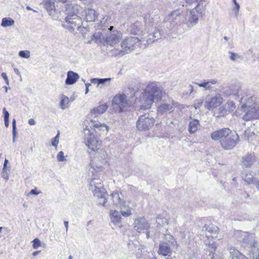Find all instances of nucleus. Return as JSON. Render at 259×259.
Returning a JSON list of instances; mask_svg holds the SVG:
<instances>
[{"instance_id":"nucleus-1","label":"nucleus","mask_w":259,"mask_h":259,"mask_svg":"<svg viewBox=\"0 0 259 259\" xmlns=\"http://www.w3.org/2000/svg\"><path fill=\"white\" fill-rule=\"evenodd\" d=\"M162 93V88L157 82L149 83L140 97L141 108L144 110L149 109L154 102L161 99Z\"/></svg>"},{"instance_id":"nucleus-2","label":"nucleus","mask_w":259,"mask_h":259,"mask_svg":"<svg viewBox=\"0 0 259 259\" xmlns=\"http://www.w3.org/2000/svg\"><path fill=\"white\" fill-rule=\"evenodd\" d=\"M186 12H180L179 9L171 12L164 20V24L167 27L172 28L186 22Z\"/></svg>"},{"instance_id":"nucleus-3","label":"nucleus","mask_w":259,"mask_h":259,"mask_svg":"<svg viewBox=\"0 0 259 259\" xmlns=\"http://www.w3.org/2000/svg\"><path fill=\"white\" fill-rule=\"evenodd\" d=\"M141 43V39L137 37L130 36L124 38L121 42V47L122 49L121 50L117 49L112 50L111 53L115 56H122L127 52V51L133 50L134 47L136 46H140L141 47L140 44Z\"/></svg>"},{"instance_id":"nucleus-4","label":"nucleus","mask_w":259,"mask_h":259,"mask_svg":"<svg viewBox=\"0 0 259 259\" xmlns=\"http://www.w3.org/2000/svg\"><path fill=\"white\" fill-rule=\"evenodd\" d=\"M235 237L239 242H241L245 246L250 248L257 243L255 235L247 232L237 230L235 233Z\"/></svg>"},{"instance_id":"nucleus-5","label":"nucleus","mask_w":259,"mask_h":259,"mask_svg":"<svg viewBox=\"0 0 259 259\" xmlns=\"http://www.w3.org/2000/svg\"><path fill=\"white\" fill-rule=\"evenodd\" d=\"M122 37V35L120 31L114 29L113 26H110L103 39L106 45L113 47L120 41Z\"/></svg>"},{"instance_id":"nucleus-6","label":"nucleus","mask_w":259,"mask_h":259,"mask_svg":"<svg viewBox=\"0 0 259 259\" xmlns=\"http://www.w3.org/2000/svg\"><path fill=\"white\" fill-rule=\"evenodd\" d=\"M154 123V119L149 114L141 115L137 121V127L139 131H148Z\"/></svg>"},{"instance_id":"nucleus-7","label":"nucleus","mask_w":259,"mask_h":259,"mask_svg":"<svg viewBox=\"0 0 259 259\" xmlns=\"http://www.w3.org/2000/svg\"><path fill=\"white\" fill-rule=\"evenodd\" d=\"M112 105L115 108H119V112L123 111V109L130 106L131 102L124 94H117L112 100Z\"/></svg>"},{"instance_id":"nucleus-8","label":"nucleus","mask_w":259,"mask_h":259,"mask_svg":"<svg viewBox=\"0 0 259 259\" xmlns=\"http://www.w3.org/2000/svg\"><path fill=\"white\" fill-rule=\"evenodd\" d=\"M84 133L85 143L88 148L93 151L99 150L98 148L99 142L95 136L91 133L88 128L84 129Z\"/></svg>"},{"instance_id":"nucleus-9","label":"nucleus","mask_w":259,"mask_h":259,"mask_svg":"<svg viewBox=\"0 0 259 259\" xmlns=\"http://www.w3.org/2000/svg\"><path fill=\"white\" fill-rule=\"evenodd\" d=\"M84 133L85 143L88 148L93 151L99 150L98 148L99 142L95 136L91 133L88 128L84 129Z\"/></svg>"},{"instance_id":"nucleus-10","label":"nucleus","mask_w":259,"mask_h":259,"mask_svg":"<svg viewBox=\"0 0 259 259\" xmlns=\"http://www.w3.org/2000/svg\"><path fill=\"white\" fill-rule=\"evenodd\" d=\"M241 109L246 111V114L243 116V119L245 120H249L259 118V107L247 106L246 104L241 106Z\"/></svg>"},{"instance_id":"nucleus-11","label":"nucleus","mask_w":259,"mask_h":259,"mask_svg":"<svg viewBox=\"0 0 259 259\" xmlns=\"http://www.w3.org/2000/svg\"><path fill=\"white\" fill-rule=\"evenodd\" d=\"M238 139V134L231 131V133L228 135L225 140H223L221 145L224 149L230 150L236 145Z\"/></svg>"},{"instance_id":"nucleus-12","label":"nucleus","mask_w":259,"mask_h":259,"mask_svg":"<svg viewBox=\"0 0 259 259\" xmlns=\"http://www.w3.org/2000/svg\"><path fill=\"white\" fill-rule=\"evenodd\" d=\"M175 107H183V105L179 104L178 102L172 100L167 103H161L157 108L158 113L163 115L168 112H171L174 111Z\"/></svg>"},{"instance_id":"nucleus-13","label":"nucleus","mask_w":259,"mask_h":259,"mask_svg":"<svg viewBox=\"0 0 259 259\" xmlns=\"http://www.w3.org/2000/svg\"><path fill=\"white\" fill-rule=\"evenodd\" d=\"M65 22L69 25L65 26V24H63V26L70 28L72 31H73L75 28L78 29L82 24L81 19L77 15L73 16H67L65 18Z\"/></svg>"},{"instance_id":"nucleus-14","label":"nucleus","mask_w":259,"mask_h":259,"mask_svg":"<svg viewBox=\"0 0 259 259\" xmlns=\"http://www.w3.org/2000/svg\"><path fill=\"white\" fill-rule=\"evenodd\" d=\"M202 232L205 233L206 237L208 239L210 238L214 239L218 236L219 228L213 225H205L202 228Z\"/></svg>"},{"instance_id":"nucleus-15","label":"nucleus","mask_w":259,"mask_h":259,"mask_svg":"<svg viewBox=\"0 0 259 259\" xmlns=\"http://www.w3.org/2000/svg\"><path fill=\"white\" fill-rule=\"evenodd\" d=\"M94 195L98 198L99 204L106 206L107 194L103 186H100V187L94 188Z\"/></svg>"},{"instance_id":"nucleus-16","label":"nucleus","mask_w":259,"mask_h":259,"mask_svg":"<svg viewBox=\"0 0 259 259\" xmlns=\"http://www.w3.org/2000/svg\"><path fill=\"white\" fill-rule=\"evenodd\" d=\"M222 100L223 99L220 96L213 97L208 96L206 98L204 107L210 110L211 108L216 107L220 105L222 103Z\"/></svg>"},{"instance_id":"nucleus-17","label":"nucleus","mask_w":259,"mask_h":259,"mask_svg":"<svg viewBox=\"0 0 259 259\" xmlns=\"http://www.w3.org/2000/svg\"><path fill=\"white\" fill-rule=\"evenodd\" d=\"M160 38V32L158 30L155 29L152 33L148 34L146 37L142 38L140 45L143 44L146 47V45L152 44L155 40L158 39Z\"/></svg>"},{"instance_id":"nucleus-18","label":"nucleus","mask_w":259,"mask_h":259,"mask_svg":"<svg viewBox=\"0 0 259 259\" xmlns=\"http://www.w3.org/2000/svg\"><path fill=\"white\" fill-rule=\"evenodd\" d=\"M134 228L136 231L141 232L144 230H147L149 225L147 220L144 218H138L135 221Z\"/></svg>"},{"instance_id":"nucleus-19","label":"nucleus","mask_w":259,"mask_h":259,"mask_svg":"<svg viewBox=\"0 0 259 259\" xmlns=\"http://www.w3.org/2000/svg\"><path fill=\"white\" fill-rule=\"evenodd\" d=\"M202 12L203 10L201 9L199 10L198 6H196L194 9H192L190 12V16L188 22V23H189L188 25L193 26L197 24L198 21V13L199 12L202 13Z\"/></svg>"},{"instance_id":"nucleus-20","label":"nucleus","mask_w":259,"mask_h":259,"mask_svg":"<svg viewBox=\"0 0 259 259\" xmlns=\"http://www.w3.org/2000/svg\"><path fill=\"white\" fill-rule=\"evenodd\" d=\"M110 197L113 204L116 206H119L123 203H125L123 195L121 192L114 191L110 195Z\"/></svg>"},{"instance_id":"nucleus-21","label":"nucleus","mask_w":259,"mask_h":259,"mask_svg":"<svg viewBox=\"0 0 259 259\" xmlns=\"http://www.w3.org/2000/svg\"><path fill=\"white\" fill-rule=\"evenodd\" d=\"M255 160V157L253 154H247L243 156L241 160V164L245 167H250Z\"/></svg>"},{"instance_id":"nucleus-22","label":"nucleus","mask_w":259,"mask_h":259,"mask_svg":"<svg viewBox=\"0 0 259 259\" xmlns=\"http://www.w3.org/2000/svg\"><path fill=\"white\" fill-rule=\"evenodd\" d=\"M82 16H84V19L87 22H94L98 17V14L95 10L89 8L84 10Z\"/></svg>"},{"instance_id":"nucleus-23","label":"nucleus","mask_w":259,"mask_h":259,"mask_svg":"<svg viewBox=\"0 0 259 259\" xmlns=\"http://www.w3.org/2000/svg\"><path fill=\"white\" fill-rule=\"evenodd\" d=\"M170 245L167 242H160L158 251V253L163 256H169L171 253Z\"/></svg>"},{"instance_id":"nucleus-24","label":"nucleus","mask_w":259,"mask_h":259,"mask_svg":"<svg viewBox=\"0 0 259 259\" xmlns=\"http://www.w3.org/2000/svg\"><path fill=\"white\" fill-rule=\"evenodd\" d=\"M78 6L72 5L71 3H67L65 7V12L67 16H73L77 15L78 13Z\"/></svg>"},{"instance_id":"nucleus-25","label":"nucleus","mask_w":259,"mask_h":259,"mask_svg":"<svg viewBox=\"0 0 259 259\" xmlns=\"http://www.w3.org/2000/svg\"><path fill=\"white\" fill-rule=\"evenodd\" d=\"M241 89V84L239 82H236L232 84L229 87V90L227 91L226 94L228 95H234L237 96L239 95V93Z\"/></svg>"},{"instance_id":"nucleus-26","label":"nucleus","mask_w":259,"mask_h":259,"mask_svg":"<svg viewBox=\"0 0 259 259\" xmlns=\"http://www.w3.org/2000/svg\"><path fill=\"white\" fill-rule=\"evenodd\" d=\"M218 82L215 79L210 80H204L202 82H194L199 87L204 88L205 90H211L212 89L211 84H215Z\"/></svg>"},{"instance_id":"nucleus-27","label":"nucleus","mask_w":259,"mask_h":259,"mask_svg":"<svg viewBox=\"0 0 259 259\" xmlns=\"http://www.w3.org/2000/svg\"><path fill=\"white\" fill-rule=\"evenodd\" d=\"M108 107V106L106 104L100 105L98 107L94 108L91 110V113L95 117H97L104 113L107 110Z\"/></svg>"},{"instance_id":"nucleus-28","label":"nucleus","mask_w":259,"mask_h":259,"mask_svg":"<svg viewBox=\"0 0 259 259\" xmlns=\"http://www.w3.org/2000/svg\"><path fill=\"white\" fill-rule=\"evenodd\" d=\"M79 77V76L77 73L72 71H69L67 72V76L65 80V83L69 85L73 84L76 82Z\"/></svg>"},{"instance_id":"nucleus-29","label":"nucleus","mask_w":259,"mask_h":259,"mask_svg":"<svg viewBox=\"0 0 259 259\" xmlns=\"http://www.w3.org/2000/svg\"><path fill=\"white\" fill-rule=\"evenodd\" d=\"M250 249L249 255L252 259H259V243L252 246Z\"/></svg>"},{"instance_id":"nucleus-30","label":"nucleus","mask_w":259,"mask_h":259,"mask_svg":"<svg viewBox=\"0 0 259 259\" xmlns=\"http://www.w3.org/2000/svg\"><path fill=\"white\" fill-rule=\"evenodd\" d=\"M199 125V121L198 120L196 119H193L189 122L188 131L190 134H194L197 131Z\"/></svg>"},{"instance_id":"nucleus-31","label":"nucleus","mask_w":259,"mask_h":259,"mask_svg":"<svg viewBox=\"0 0 259 259\" xmlns=\"http://www.w3.org/2000/svg\"><path fill=\"white\" fill-rule=\"evenodd\" d=\"M110 215L111 222L114 224L116 225L120 223L121 217L118 211L116 210H111Z\"/></svg>"},{"instance_id":"nucleus-32","label":"nucleus","mask_w":259,"mask_h":259,"mask_svg":"<svg viewBox=\"0 0 259 259\" xmlns=\"http://www.w3.org/2000/svg\"><path fill=\"white\" fill-rule=\"evenodd\" d=\"M227 249L229 251L230 257L232 259H237L242 253L238 250L231 246H228Z\"/></svg>"},{"instance_id":"nucleus-33","label":"nucleus","mask_w":259,"mask_h":259,"mask_svg":"<svg viewBox=\"0 0 259 259\" xmlns=\"http://www.w3.org/2000/svg\"><path fill=\"white\" fill-rule=\"evenodd\" d=\"M142 29V24L140 22H136L132 25L131 26V32L135 34H138L141 32Z\"/></svg>"},{"instance_id":"nucleus-34","label":"nucleus","mask_w":259,"mask_h":259,"mask_svg":"<svg viewBox=\"0 0 259 259\" xmlns=\"http://www.w3.org/2000/svg\"><path fill=\"white\" fill-rule=\"evenodd\" d=\"M93 127L94 128V131L96 133H98V131H102L103 132H105L106 133H107L108 131V127L104 123H101L100 122L94 123L93 124Z\"/></svg>"},{"instance_id":"nucleus-35","label":"nucleus","mask_w":259,"mask_h":259,"mask_svg":"<svg viewBox=\"0 0 259 259\" xmlns=\"http://www.w3.org/2000/svg\"><path fill=\"white\" fill-rule=\"evenodd\" d=\"M120 208V212L123 217H127L131 214V209L125 203H123L119 206Z\"/></svg>"},{"instance_id":"nucleus-36","label":"nucleus","mask_w":259,"mask_h":259,"mask_svg":"<svg viewBox=\"0 0 259 259\" xmlns=\"http://www.w3.org/2000/svg\"><path fill=\"white\" fill-rule=\"evenodd\" d=\"M224 128L213 132L211 134V138L214 141L221 140L224 133Z\"/></svg>"},{"instance_id":"nucleus-37","label":"nucleus","mask_w":259,"mask_h":259,"mask_svg":"<svg viewBox=\"0 0 259 259\" xmlns=\"http://www.w3.org/2000/svg\"><path fill=\"white\" fill-rule=\"evenodd\" d=\"M111 80V78H92L91 80V82L93 84H97V87H99L100 84H104L107 82Z\"/></svg>"},{"instance_id":"nucleus-38","label":"nucleus","mask_w":259,"mask_h":259,"mask_svg":"<svg viewBox=\"0 0 259 259\" xmlns=\"http://www.w3.org/2000/svg\"><path fill=\"white\" fill-rule=\"evenodd\" d=\"M15 23L14 20L10 17H6L2 19L1 25L3 27L13 26Z\"/></svg>"},{"instance_id":"nucleus-39","label":"nucleus","mask_w":259,"mask_h":259,"mask_svg":"<svg viewBox=\"0 0 259 259\" xmlns=\"http://www.w3.org/2000/svg\"><path fill=\"white\" fill-rule=\"evenodd\" d=\"M165 240L167 241L169 244L173 247H177L178 244L174 238L170 234L165 235Z\"/></svg>"},{"instance_id":"nucleus-40","label":"nucleus","mask_w":259,"mask_h":259,"mask_svg":"<svg viewBox=\"0 0 259 259\" xmlns=\"http://www.w3.org/2000/svg\"><path fill=\"white\" fill-rule=\"evenodd\" d=\"M45 6L46 9L49 12L55 9V3L51 0L46 1L45 3Z\"/></svg>"},{"instance_id":"nucleus-41","label":"nucleus","mask_w":259,"mask_h":259,"mask_svg":"<svg viewBox=\"0 0 259 259\" xmlns=\"http://www.w3.org/2000/svg\"><path fill=\"white\" fill-rule=\"evenodd\" d=\"M69 102L68 97L65 96L64 95L62 96V100L60 102V107L62 109L64 110L67 107V105Z\"/></svg>"},{"instance_id":"nucleus-42","label":"nucleus","mask_w":259,"mask_h":259,"mask_svg":"<svg viewBox=\"0 0 259 259\" xmlns=\"http://www.w3.org/2000/svg\"><path fill=\"white\" fill-rule=\"evenodd\" d=\"M91 186L92 188H97L100 187V186H103L101 183V180L100 179H93L91 182Z\"/></svg>"},{"instance_id":"nucleus-43","label":"nucleus","mask_w":259,"mask_h":259,"mask_svg":"<svg viewBox=\"0 0 259 259\" xmlns=\"http://www.w3.org/2000/svg\"><path fill=\"white\" fill-rule=\"evenodd\" d=\"M3 113L4 114V121L5 126L8 127L9 126V113L7 111L5 108H3Z\"/></svg>"},{"instance_id":"nucleus-44","label":"nucleus","mask_w":259,"mask_h":259,"mask_svg":"<svg viewBox=\"0 0 259 259\" xmlns=\"http://www.w3.org/2000/svg\"><path fill=\"white\" fill-rule=\"evenodd\" d=\"M229 53L230 55V59L232 61H235L237 60V59H242V57L238 54L233 53L232 52H229Z\"/></svg>"},{"instance_id":"nucleus-45","label":"nucleus","mask_w":259,"mask_h":259,"mask_svg":"<svg viewBox=\"0 0 259 259\" xmlns=\"http://www.w3.org/2000/svg\"><path fill=\"white\" fill-rule=\"evenodd\" d=\"M156 223L159 225H165V224H168V221L166 219L160 217H158L156 218Z\"/></svg>"},{"instance_id":"nucleus-46","label":"nucleus","mask_w":259,"mask_h":259,"mask_svg":"<svg viewBox=\"0 0 259 259\" xmlns=\"http://www.w3.org/2000/svg\"><path fill=\"white\" fill-rule=\"evenodd\" d=\"M19 56L21 58L27 59L30 56V52L27 50L21 51L19 52Z\"/></svg>"},{"instance_id":"nucleus-47","label":"nucleus","mask_w":259,"mask_h":259,"mask_svg":"<svg viewBox=\"0 0 259 259\" xmlns=\"http://www.w3.org/2000/svg\"><path fill=\"white\" fill-rule=\"evenodd\" d=\"M231 131L228 128H224L223 136L220 141V144L222 143L223 140H225V139L228 137V135L231 133Z\"/></svg>"},{"instance_id":"nucleus-48","label":"nucleus","mask_w":259,"mask_h":259,"mask_svg":"<svg viewBox=\"0 0 259 259\" xmlns=\"http://www.w3.org/2000/svg\"><path fill=\"white\" fill-rule=\"evenodd\" d=\"M60 136V132L59 131L56 137L52 140V146L57 147L59 144V138Z\"/></svg>"},{"instance_id":"nucleus-49","label":"nucleus","mask_w":259,"mask_h":259,"mask_svg":"<svg viewBox=\"0 0 259 259\" xmlns=\"http://www.w3.org/2000/svg\"><path fill=\"white\" fill-rule=\"evenodd\" d=\"M33 247L34 249H37L41 246V242L39 239L35 238L33 241Z\"/></svg>"},{"instance_id":"nucleus-50","label":"nucleus","mask_w":259,"mask_h":259,"mask_svg":"<svg viewBox=\"0 0 259 259\" xmlns=\"http://www.w3.org/2000/svg\"><path fill=\"white\" fill-rule=\"evenodd\" d=\"M100 37L101 35L99 33H95L93 35L91 40L95 42V43H98Z\"/></svg>"},{"instance_id":"nucleus-51","label":"nucleus","mask_w":259,"mask_h":259,"mask_svg":"<svg viewBox=\"0 0 259 259\" xmlns=\"http://www.w3.org/2000/svg\"><path fill=\"white\" fill-rule=\"evenodd\" d=\"M57 160L59 161H63L66 160V158L64 156V152L63 151L59 152L57 154Z\"/></svg>"},{"instance_id":"nucleus-52","label":"nucleus","mask_w":259,"mask_h":259,"mask_svg":"<svg viewBox=\"0 0 259 259\" xmlns=\"http://www.w3.org/2000/svg\"><path fill=\"white\" fill-rule=\"evenodd\" d=\"M244 179L245 181L248 184H250L253 181V177L250 175H246L244 177Z\"/></svg>"},{"instance_id":"nucleus-53","label":"nucleus","mask_w":259,"mask_h":259,"mask_svg":"<svg viewBox=\"0 0 259 259\" xmlns=\"http://www.w3.org/2000/svg\"><path fill=\"white\" fill-rule=\"evenodd\" d=\"M202 1V0H186V2L189 5H192L193 3H198V4L197 6H198V7H199V6L200 5V3Z\"/></svg>"},{"instance_id":"nucleus-54","label":"nucleus","mask_w":259,"mask_h":259,"mask_svg":"<svg viewBox=\"0 0 259 259\" xmlns=\"http://www.w3.org/2000/svg\"><path fill=\"white\" fill-rule=\"evenodd\" d=\"M202 104V101L201 100L195 101L194 104V107L196 109H199Z\"/></svg>"},{"instance_id":"nucleus-55","label":"nucleus","mask_w":259,"mask_h":259,"mask_svg":"<svg viewBox=\"0 0 259 259\" xmlns=\"http://www.w3.org/2000/svg\"><path fill=\"white\" fill-rule=\"evenodd\" d=\"M1 76L4 79L7 84L9 85V79H8V76L7 75V74L5 72H3L1 74Z\"/></svg>"},{"instance_id":"nucleus-56","label":"nucleus","mask_w":259,"mask_h":259,"mask_svg":"<svg viewBox=\"0 0 259 259\" xmlns=\"http://www.w3.org/2000/svg\"><path fill=\"white\" fill-rule=\"evenodd\" d=\"M103 152V153H101V157L102 159H105L107 156V153L105 152V151L103 149H100L99 150V152Z\"/></svg>"},{"instance_id":"nucleus-57","label":"nucleus","mask_w":259,"mask_h":259,"mask_svg":"<svg viewBox=\"0 0 259 259\" xmlns=\"http://www.w3.org/2000/svg\"><path fill=\"white\" fill-rule=\"evenodd\" d=\"M233 1L236 6L234 10H236L237 12L238 13L239 10L240 6H239V4L237 3L236 0H233Z\"/></svg>"},{"instance_id":"nucleus-58","label":"nucleus","mask_w":259,"mask_h":259,"mask_svg":"<svg viewBox=\"0 0 259 259\" xmlns=\"http://www.w3.org/2000/svg\"><path fill=\"white\" fill-rule=\"evenodd\" d=\"M12 126H13L12 131H14V133H15V131H16V120L15 119H13Z\"/></svg>"},{"instance_id":"nucleus-59","label":"nucleus","mask_w":259,"mask_h":259,"mask_svg":"<svg viewBox=\"0 0 259 259\" xmlns=\"http://www.w3.org/2000/svg\"><path fill=\"white\" fill-rule=\"evenodd\" d=\"M41 193V192H40V191H39V192H37L36 191V190H35V189H32V190L30 191V192H29V194H31V195H38V194H39V193Z\"/></svg>"},{"instance_id":"nucleus-60","label":"nucleus","mask_w":259,"mask_h":259,"mask_svg":"<svg viewBox=\"0 0 259 259\" xmlns=\"http://www.w3.org/2000/svg\"><path fill=\"white\" fill-rule=\"evenodd\" d=\"M212 259H224L222 257L218 255L217 254L213 253L212 256Z\"/></svg>"},{"instance_id":"nucleus-61","label":"nucleus","mask_w":259,"mask_h":259,"mask_svg":"<svg viewBox=\"0 0 259 259\" xmlns=\"http://www.w3.org/2000/svg\"><path fill=\"white\" fill-rule=\"evenodd\" d=\"M28 123L31 125H33L35 124V121L33 118H31L28 120Z\"/></svg>"},{"instance_id":"nucleus-62","label":"nucleus","mask_w":259,"mask_h":259,"mask_svg":"<svg viewBox=\"0 0 259 259\" xmlns=\"http://www.w3.org/2000/svg\"><path fill=\"white\" fill-rule=\"evenodd\" d=\"M8 162H9L8 160L6 159L5 160V162H4V168H3V171H5L6 168L7 167V164L8 163Z\"/></svg>"},{"instance_id":"nucleus-63","label":"nucleus","mask_w":259,"mask_h":259,"mask_svg":"<svg viewBox=\"0 0 259 259\" xmlns=\"http://www.w3.org/2000/svg\"><path fill=\"white\" fill-rule=\"evenodd\" d=\"M16 131H15V133H14V131H12V134H13V142L14 143L16 141Z\"/></svg>"},{"instance_id":"nucleus-64","label":"nucleus","mask_w":259,"mask_h":259,"mask_svg":"<svg viewBox=\"0 0 259 259\" xmlns=\"http://www.w3.org/2000/svg\"><path fill=\"white\" fill-rule=\"evenodd\" d=\"M237 259H248V258L244 255L242 253H241Z\"/></svg>"}]
</instances>
